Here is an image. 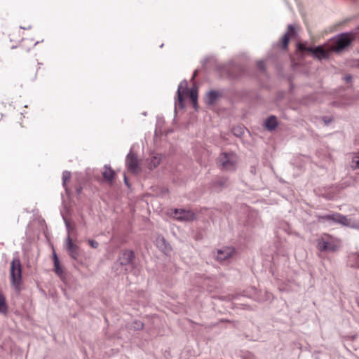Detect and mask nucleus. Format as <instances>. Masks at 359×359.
<instances>
[{"mask_svg":"<svg viewBox=\"0 0 359 359\" xmlns=\"http://www.w3.org/2000/svg\"><path fill=\"white\" fill-rule=\"evenodd\" d=\"M297 51L299 57H303L305 53H309L314 58L319 60L328 59L330 53L332 52L330 47L328 49L325 48L323 46L311 47L303 42L297 43Z\"/></svg>","mask_w":359,"mask_h":359,"instance_id":"1","label":"nucleus"},{"mask_svg":"<svg viewBox=\"0 0 359 359\" xmlns=\"http://www.w3.org/2000/svg\"><path fill=\"white\" fill-rule=\"evenodd\" d=\"M135 255L133 250L124 249L122 250L118 255L116 261L114 263L113 268L116 271H121L123 268V270L126 273H128L129 269L128 267L131 269L135 268Z\"/></svg>","mask_w":359,"mask_h":359,"instance_id":"2","label":"nucleus"},{"mask_svg":"<svg viewBox=\"0 0 359 359\" xmlns=\"http://www.w3.org/2000/svg\"><path fill=\"white\" fill-rule=\"evenodd\" d=\"M352 32H344L330 39L328 45L331 50L334 53H341L348 48L353 41Z\"/></svg>","mask_w":359,"mask_h":359,"instance_id":"3","label":"nucleus"},{"mask_svg":"<svg viewBox=\"0 0 359 359\" xmlns=\"http://www.w3.org/2000/svg\"><path fill=\"white\" fill-rule=\"evenodd\" d=\"M219 72L222 76H226L231 80H237L244 74V68L238 64L230 62L222 65L218 68Z\"/></svg>","mask_w":359,"mask_h":359,"instance_id":"4","label":"nucleus"},{"mask_svg":"<svg viewBox=\"0 0 359 359\" xmlns=\"http://www.w3.org/2000/svg\"><path fill=\"white\" fill-rule=\"evenodd\" d=\"M11 283L17 292L21 290L22 264L18 257L13 258L11 263Z\"/></svg>","mask_w":359,"mask_h":359,"instance_id":"5","label":"nucleus"},{"mask_svg":"<svg viewBox=\"0 0 359 359\" xmlns=\"http://www.w3.org/2000/svg\"><path fill=\"white\" fill-rule=\"evenodd\" d=\"M238 161L237 156L234 153H222L217 158V164L222 168L228 171H234L236 170Z\"/></svg>","mask_w":359,"mask_h":359,"instance_id":"6","label":"nucleus"},{"mask_svg":"<svg viewBox=\"0 0 359 359\" xmlns=\"http://www.w3.org/2000/svg\"><path fill=\"white\" fill-rule=\"evenodd\" d=\"M182 89V83H181L177 89V101L175 102V106L178 104L179 107L183 109L184 107V94H187L189 96L191 101L198 100V89L196 88H191L189 90L187 88ZM175 112L177 113V108L175 107Z\"/></svg>","mask_w":359,"mask_h":359,"instance_id":"7","label":"nucleus"},{"mask_svg":"<svg viewBox=\"0 0 359 359\" xmlns=\"http://www.w3.org/2000/svg\"><path fill=\"white\" fill-rule=\"evenodd\" d=\"M65 248L68 255L74 260H78L80 257L81 252L80 248L76 244L74 243L70 235H67L65 240Z\"/></svg>","mask_w":359,"mask_h":359,"instance_id":"8","label":"nucleus"},{"mask_svg":"<svg viewBox=\"0 0 359 359\" xmlns=\"http://www.w3.org/2000/svg\"><path fill=\"white\" fill-rule=\"evenodd\" d=\"M173 214L175 218L181 222H190L196 219V215L190 210L175 209Z\"/></svg>","mask_w":359,"mask_h":359,"instance_id":"9","label":"nucleus"},{"mask_svg":"<svg viewBox=\"0 0 359 359\" xmlns=\"http://www.w3.org/2000/svg\"><path fill=\"white\" fill-rule=\"evenodd\" d=\"M296 34V31L294 25H288L286 32L281 37L280 41H278L276 46H280L283 50H285L287 49L288 43L290 39V37L294 36Z\"/></svg>","mask_w":359,"mask_h":359,"instance_id":"10","label":"nucleus"},{"mask_svg":"<svg viewBox=\"0 0 359 359\" xmlns=\"http://www.w3.org/2000/svg\"><path fill=\"white\" fill-rule=\"evenodd\" d=\"M126 163L128 169L131 172L138 173L140 171L137 155L132 151L128 154L126 159Z\"/></svg>","mask_w":359,"mask_h":359,"instance_id":"11","label":"nucleus"},{"mask_svg":"<svg viewBox=\"0 0 359 359\" xmlns=\"http://www.w3.org/2000/svg\"><path fill=\"white\" fill-rule=\"evenodd\" d=\"M234 252V249L231 247H224L217 250V259L224 261L231 257Z\"/></svg>","mask_w":359,"mask_h":359,"instance_id":"12","label":"nucleus"},{"mask_svg":"<svg viewBox=\"0 0 359 359\" xmlns=\"http://www.w3.org/2000/svg\"><path fill=\"white\" fill-rule=\"evenodd\" d=\"M317 248L321 252H334L336 250V245L334 243L323 238L318 241Z\"/></svg>","mask_w":359,"mask_h":359,"instance_id":"13","label":"nucleus"},{"mask_svg":"<svg viewBox=\"0 0 359 359\" xmlns=\"http://www.w3.org/2000/svg\"><path fill=\"white\" fill-rule=\"evenodd\" d=\"M222 96V93L217 90H211L205 95V102L208 105H213L218 98Z\"/></svg>","mask_w":359,"mask_h":359,"instance_id":"14","label":"nucleus"},{"mask_svg":"<svg viewBox=\"0 0 359 359\" xmlns=\"http://www.w3.org/2000/svg\"><path fill=\"white\" fill-rule=\"evenodd\" d=\"M229 180L226 177H218L212 182V187L214 189L217 191L221 190L223 188L228 187Z\"/></svg>","mask_w":359,"mask_h":359,"instance_id":"15","label":"nucleus"},{"mask_svg":"<svg viewBox=\"0 0 359 359\" xmlns=\"http://www.w3.org/2000/svg\"><path fill=\"white\" fill-rule=\"evenodd\" d=\"M264 126L269 131L274 130L278 126V121L276 116L273 115L269 116L264 122Z\"/></svg>","mask_w":359,"mask_h":359,"instance_id":"16","label":"nucleus"},{"mask_svg":"<svg viewBox=\"0 0 359 359\" xmlns=\"http://www.w3.org/2000/svg\"><path fill=\"white\" fill-rule=\"evenodd\" d=\"M115 172L109 165H104V171L102 172L103 178L108 182H112L115 178Z\"/></svg>","mask_w":359,"mask_h":359,"instance_id":"17","label":"nucleus"},{"mask_svg":"<svg viewBox=\"0 0 359 359\" xmlns=\"http://www.w3.org/2000/svg\"><path fill=\"white\" fill-rule=\"evenodd\" d=\"M53 258L54 264V271L57 275L61 276L64 273V271L62 266L60 265V260L55 251L53 252Z\"/></svg>","mask_w":359,"mask_h":359,"instance_id":"18","label":"nucleus"},{"mask_svg":"<svg viewBox=\"0 0 359 359\" xmlns=\"http://www.w3.org/2000/svg\"><path fill=\"white\" fill-rule=\"evenodd\" d=\"M157 246L163 250H166L169 248V244L166 242L163 237L157 238Z\"/></svg>","mask_w":359,"mask_h":359,"instance_id":"19","label":"nucleus"},{"mask_svg":"<svg viewBox=\"0 0 359 359\" xmlns=\"http://www.w3.org/2000/svg\"><path fill=\"white\" fill-rule=\"evenodd\" d=\"M71 178V172L69 171H64L62 173V186L65 189L66 192H68V189L67 187V182Z\"/></svg>","mask_w":359,"mask_h":359,"instance_id":"20","label":"nucleus"},{"mask_svg":"<svg viewBox=\"0 0 359 359\" xmlns=\"http://www.w3.org/2000/svg\"><path fill=\"white\" fill-rule=\"evenodd\" d=\"M161 158L158 156H153L149 164L151 170L156 168L160 164Z\"/></svg>","mask_w":359,"mask_h":359,"instance_id":"21","label":"nucleus"},{"mask_svg":"<svg viewBox=\"0 0 359 359\" xmlns=\"http://www.w3.org/2000/svg\"><path fill=\"white\" fill-rule=\"evenodd\" d=\"M344 219L345 220V215L339 213L334 214L333 222L342 224Z\"/></svg>","mask_w":359,"mask_h":359,"instance_id":"22","label":"nucleus"},{"mask_svg":"<svg viewBox=\"0 0 359 359\" xmlns=\"http://www.w3.org/2000/svg\"><path fill=\"white\" fill-rule=\"evenodd\" d=\"M334 214L333 215H325L318 216V221H327L333 222Z\"/></svg>","mask_w":359,"mask_h":359,"instance_id":"23","label":"nucleus"},{"mask_svg":"<svg viewBox=\"0 0 359 359\" xmlns=\"http://www.w3.org/2000/svg\"><path fill=\"white\" fill-rule=\"evenodd\" d=\"M232 132L237 137H241L244 133L243 128L239 126L233 128Z\"/></svg>","mask_w":359,"mask_h":359,"instance_id":"24","label":"nucleus"},{"mask_svg":"<svg viewBox=\"0 0 359 359\" xmlns=\"http://www.w3.org/2000/svg\"><path fill=\"white\" fill-rule=\"evenodd\" d=\"M352 163L355 165L352 166L353 169H359V156H355L352 159Z\"/></svg>","mask_w":359,"mask_h":359,"instance_id":"25","label":"nucleus"},{"mask_svg":"<svg viewBox=\"0 0 359 359\" xmlns=\"http://www.w3.org/2000/svg\"><path fill=\"white\" fill-rule=\"evenodd\" d=\"M359 226V220L351 219V224H349L350 228L358 229Z\"/></svg>","mask_w":359,"mask_h":359,"instance_id":"26","label":"nucleus"},{"mask_svg":"<svg viewBox=\"0 0 359 359\" xmlns=\"http://www.w3.org/2000/svg\"><path fill=\"white\" fill-rule=\"evenodd\" d=\"M257 68L260 71H262L263 73L265 72L266 67H265V63L264 61L261 60V61L257 62Z\"/></svg>","mask_w":359,"mask_h":359,"instance_id":"27","label":"nucleus"},{"mask_svg":"<svg viewBox=\"0 0 359 359\" xmlns=\"http://www.w3.org/2000/svg\"><path fill=\"white\" fill-rule=\"evenodd\" d=\"M63 219L65 224L66 229L67 230V235H70V231L72 229L71 224L66 217H63Z\"/></svg>","mask_w":359,"mask_h":359,"instance_id":"28","label":"nucleus"},{"mask_svg":"<svg viewBox=\"0 0 359 359\" xmlns=\"http://www.w3.org/2000/svg\"><path fill=\"white\" fill-rule=\"evenodd\" d=\"M144 324L140 321H135L134 322V328L137 330H140L143 329Z\"/></svg>","mask_w":359,"mask_h":359,"instance_id":"29","label":"nucleus"},{"mask_svg":"<svg viewBox=\"0 0 359 359\" xmlns=\"http://www.w3.org/2000/svg\"><path fill=\"white\" fill-rule=\"evenodd\" d=\"M88 242L93 248L96 249L99 246V243L95 240L89 239Z\"/></svg>","mask_w":359,"mask_h":359,"instance_id":"30","label":"nucleus"},{"mask_svg":"<svg viewBox=\"0 0 359 359\" xmlns=\"http://www.w3.org/2000/svg\"><path fill=\"white\" fill-rule=\"evenodd\" d=\"M322 120L325 126H328L333 121V118L332 117L323 116L322 117Z\"/></svg>","mask_w":359,"mask_h":359,"instance_id":"31","label":"nucleus"},{"mask_svg":"<svg viewBox=\"0 0 359 359\" xmlns=\"http://www.w3.org/2000/svg\"><path fill=\"white\" fill-rule=\"evenodd\" d=\"M351 219L352 218H347L346 216H345V220L344 219L343 224L341 225L348 227L349 224H351Z\"/></svg>","mask_w":359,"mask_h":359,"instance_id":"32","label":"nucleus"},{"mask_svg":"<svg viewBox=\"0 0 359 359\" xmlns=\"http://www.w3.org/2000/svg\"><path fill=\"white\" fill-rule=\"evenodd\" d=\"M352 79H353V77L351 74H348V75H346L344 77V80L346 82V83H350L352 81Z\"/></svg>","mask_w":359,"mask_h":359,"instance_id":"33","label":"nucleus"},{"mask_svg":"<svg viewBox=\"0 0 359 359\" xmlns=\"http://www.w3.org/2000/svg\"><path fill=\"white\" fill-rule=\"evenodd\" d=\"M82 189L83 188L81 186H79L76 188V193L78 196L81 194V193L82 192Z\"/></svg>","mask_w":359,"mask_h":359,"instance_id":"34","label":"nucleus"},{"mask_svg":"<svg viewBox=\"0 0 359 359\" xmlns=\"http://www.w3.org/2000/svg\"><path fill=\"white\" fill-rule=\"evenodd\" d=\"M192 104H193V107L194 108L197 110L198 108V100H193L191 101Z\"/></svg>","mask_w":359,"mask_h":359,"instance_id":"35","label":"nucleus"},{"mask_svg":"<svg viewBox=\"0 0 359 359\" xmlns=\"http://www.w3.org/2000/svg\"><path fill=\"white\" fill-rule=\"evenodd\" d=\"M250 172L252 175H256V166L255 165H251L250 166Z\"/></svg>","mask_w":359,"mask_h":359,"instance_id":"36","label":"nucleus"},{"mask_svg":"<svg viewBox=\"0 0 359 359\" xmlns=\"http://www.w3.org/2000/svg\"><path fill=\"white\" fill-rule=\"evenodd\" d=\"M124 183L128 187H130V184H129V182L128 180V178L126 175H124Z\"/></svg>","mask_w":359,"mask_h":359,"instance_id":"37","label":"nucleus"},{"mask_svg":"<svg viewBox=\"0 0 359 359\" xmlns=\"http://www.w3.org/2000/svg\"><path fill=\"white\" fill-rule=\"evenodd\" d=\"M196 74H197V70H196V71L194 72V75H193V76H192V79H194V78H195V76H196Z\"/></svg>","mask_w":359,"mask_h":359,"instance_id":"38","label":"nucleus"},{"mask_svg":"<svg viewBox=\"0 0 359 359\" xmlns=\"http://www.w3.org/2000/svg\"><path fill=\"white\" fill-rule=\"evenodd\" d=\"M208 59H207V58H206V59H205V60H204V62H204V64H205V63H206V62H208Z\"/></svg>","mask_w":359,"mask_h":359,"instance_id":"39","label":"nucleus"},{"mask_svg":"<svg viewBox=\"0 0 359 359\" xmlns=\"http://www.w3.org/2000/svg\"><path fill=\"white\" fill-rule=\"evenodd\" d=\"M356 65L359 67V60L357 61Z\"/></svg>","mask_w":359,"mask_h":359,"instance_id":"40","label":"nucleus"},{"mask_svg":"<svg viewBox=\"0 0 359 359\" xmlns=\"http://www.w3.org/2000/svg\"><path fill=\"white\" fill-rule=\"evenodd\" d=\"M356 29L359 32V26L356 28Z\"/></svg>","mask_w":359,"mask_h":359,"instance_id":"41","label":"nucleus"},{"mask_svg":"<svg viewBox=\"0 0 359 359\" xmlns=\"http://www.w3.org/2000/svg\"><path fill=\"white\" fill-rule=\"evenodd\" d=\"M358 306H359V302L358 303Z\"/></svg>","mask_w":359,"mask_h":359,"instance_id":"42","label":"nucleus"}]
</instances>
